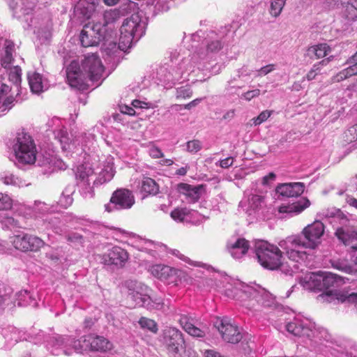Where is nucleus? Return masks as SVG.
Masks as SVG:
<instances>
[{
  "label": "nucleus",
  "instance_id": "nucleus-1",
  "mask_svg": "<svg viewBox=\"0 0 357 357\" xmlns=\"http://www.w3.org/2000/svg\"><path fill=\"white\" fill-rule=\"evenodd\" d=\"M104 66L96 54L84 56L81 63L73 61L66 68V77L70 86L82 89L88 80L99 81L102 77Z\"/></svg>",
  "mask_w": 357,
  "mask_h": 357
},
{
  "label": "nucleus",
  "instance_id": "nucleus-2",
  "mask_svg": "<svg viewBox=\"0 0 357 357\" xmlns=\"http://www.w3.org/2000/svg\"><path fill=\"white\" fill-rule=\"evenodd\" d=\"M144 24L138 14H133L126 19L120 29L119 45L130 47L133 40L137 41L144 34Z\"/></svg>",
  "mask_w": 357,
  "mask_h": 357
},
{
  "label": "nucleus",
  "instance_id": "nucleus-3",
  "mask_svg": "<svg viewBox=\"0 0 357 357\" xmlns=\"http://www.w3.org/2000/svg\"><path fill=\"white\" fill-rule=\"evenodd\" d=\"M13 149L18 162L33 164L36 160V149L33 140L26 133L17 134Z\"/></svg>",
  "mask_w": 357,
  "mask_h": 357
},
{
  "label": "nucleus",
  "instance_id": "nucleus-4",
  "mask_svg": "<svg viewBox=\"0 0 357 357\" xmlns=\"http://www.w3.org/2000/svg\"><path fill=\"white\" fill-rule=\"evenodd\" d=\"M107 29L102 23L89 22L85 24L80 33L79 40L83 47L95 46L105 38Z\"/></svg>",
  "mask_w": 357,
  "mask_h": 357
},
{
  "label": "nucleus",
  "instance_id": "nucleus-5",
  "mask_svg": "<svg viewBox=\"0 0 357 357\" xmlns=\"http://www.w3.org/2000/svg\"><path fill=\"white\" fill-rule=\"evenodd\" d=\"M135 202L132 191L127 188H119L112 193L109 203L105 205V208L109 213L115 210H126L130 208Z\"/></svg>",
  "mask_w": 357,
  "mask_h": 357
},
{
  "label": "nucleus",
  "instance_id": "nucleus-6",
  "mask_svg": "<svg viewBox=\"0 0 357 357\" xmlns=\"http://www.w3.org/2000/svg\"><path fill=\"white\" fill-rule=\"evenodd\" d=\"M214 326L221 335L222 339L227 343L237 344L243 338L238 326L231 323L227 318H217Z\"/></svg>",
  "mask_w": 357,
  "mask_h": 357
},
{
  "label": "nucleus",
  "instance_id": "nucleus-7",
  "mask_svg": "<svg viewBox=\"0 0 357 357\" xmlns=\"http://www.w3.org/2000/svg\"><path fill=\"white\" fill-rule=\"evenodd\" d=\"M12 243L15 249L23 252H37L45 245L44 241L41 238L28 234L13 236Z\"/></svg>",
  "mask_w": 357,
  "mask_h": 357
},
{
  "label": "nucleus",
  "instance_id": "nucleus-8",
  "mask_svg": "<svg viewBox=\"0 0 357 357\" xmlns=\"http://www.w3.org/2000/svg\"><path fill=\"white\" fill-rule=\"evenodd\" d=\"M165 344L170 355L176 357L183 348L184 340L180 331L176 328H169L165 331Z\"/></svg>",
  "mask_w": 357,
  "mask_h": 357
},
{
  "label": "nucleus",
  "instance_id": "nucleus-9",
  "mask_svg": "<svg viewBox=\"0 0 357 357\" xmlns=\"http://www.w3.org/2000/svg\"><path fill=\"white\" fill-rule=\"evenodd\" d=\"M125 286L128 289V296L135 303V305H141L143 302L142 298L146 297L149 294V287L143 283L136 280H127Z\"/></svg>",
  "mask_w": 357,
  "mask_h": 357
},
{
  "label": "nucleus",
  "instance_id": "nucleus-10",
  "mask_svg": "<svg viewBox=\"0 0 357 357\" xmlns=\"http://www.w3.org/2000/svg\"><path fill=\"white\" fill-rule=\"evenodd\" d=\"M102 259L105 264L122 267L128 259V254L123 248L115 246L104 254Z\"/></svg>",
  "mask_w": 357,
  "mask_h": 357
},
{
  "label": "nucleus",
  "instance_id": "nucleus-11",
  "mask_svg": "<svg viewBox=\"0 0 357 357\" xmlns=\"http://www.w3.org/2000/svg\"><path fill=\"white\" fill-rule=\"evenodd\" d=\"M149 271L153 276L164 281H170L174 275L181 276L185 275V273L181 271L162 264L151 266Z\"/></svg>",
  "mask_w": 357,
  "mask_h": 357
},
{
  "label": "nucleus",
  "instance_id": "nucleus-12",
  "mask_svg": "<svg viewBox=\"0 0 357 357\" xmlns=\"http://www.w3.org/2000/svg\"><path fill=\"white\" fill-rule=\"evenodd\" d=\"M86 342L89 349L99 351H106L112 347V343L102 336L94 335H86Z\"/></svg>",
  "mask_w": 357,
  "mask_h": 357
},
{
  "label": "nucleus",
  "instance_id": "nucleus-13",
  "mask_svg": "<svg viewBox=\"0 0 357 357\" xmlns=\"http://www.w3.org/2000/svg\"><path fill=\"white\" fill-rule=\"evenodd\" d=\"M227 250L235 259H241L245 254V239L239 238L235 242H228Z\"/></svg>",
  "mask_w": 357,
  "mask_h": 357
},
{
  "label": "nucleus",
  "instance_id": "nucleus-14",
  "mask_svg": "<svg viewBox=\"0 0 357 357\" xmlns=\"http://www.w3.org/2000/svg\"><path fill=\"white\" fill-rule=\"evenodd\" d=\"M72 342L73 338L70 337L56 335L50 337L49 340V344L54 348V350L52 351L53 354L58 355L59 354L56 352L55 350L57 349H63V352L68 355L69 353L68 352L67 349L70 347V342Z\"/></svg>",
  "mask_w": 357,
  "mask_h": 357
},
{
  "label": "nucleus",
  "instance_id": "nucleus-15",
  "mask_svg": "<svg viewBox=\"0 0 357 357\" xmlns=\"http://www.w3.org/2000/svg\"><path fill=\"white\" fill-rule=\"evenodd\" d=\"M115 174L114 169V163L112 160L107 161L102 165L100 172L96 180L94 181V184H102L106 182L110 181Z\"/></svg>",
  "mask_w": 357,
  "mask_h": 357
},
{
  "label": "nucleus",
  "instance_id": "nucleus-16",
  "mask_svg": "<svg viewBox=\"0 0 357 357\" xmlns=\"http://www.w3.org/2000/svg\"><path fill=\"white\" fill-rule=\"evenodd\" d=\"M157 78L164 83H173L180 77L179 73L169 66H160L156 71Z\"/></svg>",
  "mask_w": 357,
  "mask_h": 357
},
{
  "label": "nucleus",
  "instance_id": "nucleus-17",
  "mask_svg": "<svg viewBox=\"0 0 357 357\" xmlns=\"http://www.w3.org/2000/svg\"><path fill=\"white\" fill-rule=\"evenodd\" d=\"M202 188V185L192 186L187 183H180L178 185L179 192L184 194L192 202L200 198Z\"/></svg>",
  "mask_w": 357,
  "mask_h": 357
},
{
  "label": "nucleus",
  "instance_id": "nucleus-18",
  "mask_svg": "<svg viewBox=\"0 0 357 357\" xmlns=\"http://www.w3.org/2000/svg\"><path fill=\"white\" fill-rule=\"evenodd\" d=\"M28 80L30 89L34 93H40L47 88L41 75L36 72L29 73Z\"/></svg>",
  "mask_w": 357,
  "mask_h": 357
},
{
  "label": "nucleus",
  "instance_id": "nucleus-19",
  "mask_svg": "<svg viewBox=\"0 0 357 357\" xmlns=\"http://www.w3.org/2000/svg\"><path fill=\"white\" fill-rule=\"evenodd\" d=\"M76 11L84 18H90L96 9L94 0H79L75 7Z\"/></svg>",
  "mask_w": 357,
  "mask_h": 357
},
{
  "label": "nucleus",
  "instance_id": "nucleus-20",
  "mask_svg": "<svg viewBox=\"0 0 357 357\" xmlns=\"http://www.w3.org/2000/svg\"><path fill=\"white\" fill-rule=\"evenodd\" d=\"M14 48L15 45L12 41L8 40L5 41L3 52L1 56V66L4 68H8L13 60V53L14 52Z\"/></svg>",
  "mask_w": 357,
  "mask_h": 357
},
{
  "label": "nucleus",
  "instance_id": "nucleus-21",
  "mask_svg": "<svg viewBox=\"0 0 357 357\" xmlns=\"http://www.w3.org/2000/svg\"><path fill=\"white\" fill-rule=\"evenodd\" d=\"M75 175L78 181L90 185V178L93 175V170L88 164L82 165L77 167Z\"/></svg>",
  "mask_w": 357,
  "mask_h": 357
},
{
  "label": "nucleus",
  "instance_id": "nucleus-22",
  "mask_svg": "<svg viewBox=\"0 0 357 357\" xmlns=\"http://www.w3.org/2000/svg\"><path fill=\"white\" fill-rule=\"evenodd\" d=\"M180 322L183 329L191 336L196 337H203L205 336V331L195 326L193 324L188 321L186 318H182Z\"/></svg>",
  "mask_w": 357,
  "mask_h": 357
},
{
  "label": "nucleus",
  "instance_id": "nucleus-23",
  "mask_svg": "<svg viewBox=\"0 0 357 357\" xmlns=\"http://www.w3.org/2000/svg\"><path fill=\"white\" fill-rule=\"evenodd\" d=\"M142 299L143 302L140 306L146 307L148 310H163L165 307V303L161 298H153L148 294Z\"/></svg>",
  "mask_w": 357,
  "mask_h": 357
},
{
  "label": "nucleus",
  "instance_id": "nucleus-24",
  "mask_svg": "<svg viewBox=\"0 0 357 357\" xmlns=\"http://www.w3.org/2000/svg\"><path fill=\"white\" fill-rule=\"evenodd\" d=\"M141 190L146 195H155L159 188L155 181L151 178H145L142 181Z\"/></svg>",
  "mask_w": 357,
  "mask_h": 357
},
{
  "label": "nucleus",
  "instance_id": "nucleus-25",
  "mask_svg": "<svg viewBox=\"0 0 357 357\" xmlns=\"http://www.w3.org/2000/svg\"><path fill=\"white\" fill-rule=\"evenodd\" d=\"M120 18V13L116 9L106 10L103 14V23L102 26L106 29V26H112Z\"/></svg>",
  "mask_w": 357,
  "mask_h": 357
},
{
  "label": "nucleus",
  "instance_id": "nucleus-26",
  "mask_svg": "<svg viewBox=\"0 0 357 357\" xmlns=\"http://www.w3.org/2000/svg\"><path fill=\"white\" fill-rule=\"evenodd\" d=\"M21 68L17 66L10 68L8 73V79L10 82L13 83L17 91H19V86L21 83Z\"/></svg>",
  "mask_w": 357,
  "mask_h": 357
},
{
  "label": "nucleus",
  "instance_id": "nucleus-27",
  "mask_svg": "<svg viewBox=\"0 0 357 357\" xmlns=\"http://www.w3.org/2000/svg\"><path fill=\"white\" fill-rule=\"evenodd\" d=\"M70 347H73L77 353H82L83 351L89 349V344L86 342V335L82 337L80 340H75L73 339Z\"/></svg>",
  "mask_w": 357,
  "mask_h": 357
},
{
  "label": "nucleus",
  "instance_id": "nucleus-28",
  "mask_svg": "<svg viewBox=\"0 0 357 357\" xmlns=\"http://www.w3.org/2000/svg\"><path fill=\"white\" fill-rule=\"evenodd\" d=\"M222 48V44L220 40H213L207 44L206 46V52H197V55L201 59H205L207 53L208 52H215L219 51Z\"/></svg>",
  "mask_w": 357,
  "mask_h": 357
},
{
  "label": "nucleus",
  "instance_id": "nucleus-29",
  "mask_svg": "<svg viewBox=\"0 0 357 357\" xmlns=\"http://www.w3.org/2000/svg\"><path fill=\"white\" fill-rule=\"evenodd\" d=\"M56 137L60 142L63 149L67 150L70 149V139L68 134L65 130H59L56 134Z\"/></svg>",
  "mask_w": 357,
  "mask_h": 357
},
{
  "label": "nucleus",
  "instance_id": "nucleus-30",
  "mask_svg": "<svg viewBox=\"0 0 357 357\" xmlns=\"http://www.w3.org/2000/svg\"><path fill=\"white\" fill-rule=\"evenodd\" d=\"M15 306L13 299L8 295H0V313L6 310H12Z\"/></svg>",
  "mask_w": 357,
  "mask_h": 357
},
{
  "label": "nucleus",
  "instance_id": "nucleus-31",
  "mask_svg": "<svg viewBox=\"0 0 357 357\" xmlns=\"http://www.w3.org/2000/svg\"><path fill=\"white\" fill-rule=\"evenodd\" d=\"M138 322L142 328L148 329L149 331L154 333H157L158 326L155 321H153V319L146 317H142Z\"/></svg>",
  "mask_w": 357,
  "mask_h": 357
},
{
  "label": "nucleus",
  "instance_id": "nucleus-32",
  "mask_svg": "<svg viewBox=\"0 0 357 357\" xmlns=\"http://www.w3.org/2000/svg\"><path fill=\"white\" fill-rule=\"evenodd\" d=\"M190 211L186 208H176L171 213V217L176 221L182 222L189 214Z\"/></svg>",
  "mask_w": 357,
  "mask_h": 357
},
{
  "label": "nucleus",
  "instance_id": "nucleus-33",
  "mask_svg": "<svg viewBox=\"0 0 357 357\" xmlns=\"http://www.w3.org/2000/svg\"><path fill=\"white\" fill-rule=\"evenodd\" d=\"M202 149V143L199 139H192L186 143V151L190 153H196Z\"/></svg>",
  "mask_w": 357,
  "mask_h": 357
},
{
  "label": "nucleus",
  "instance_id": "nucleus-34",
  "mask_svg": "<svg viewBox=\"0 0 357 357\" xmlns=\"http://www.w3.org/2000/svg\"><path fill=\"white\" fill-rule=\"evenodd\" d=\"M12 207V200L8 195L0 193V211L8 210Z\"/></svg>",
  "mask_w": 357,
  "mask_h": 357
},
{
  "label": "nucleus",
  "instance_id": "nucleus-35",
  "mask_svg": "<svg viewBox=\"0 0 357 357\" xmlns=\"http://www.w3.org/2000/svg\"><path fill=\"white\" fill-rule=\"evenodd\" d=\"M14 101L15 98L13 96H8L2 102V96H0V110L4 112L10 109L14 105Z\"/></svg>",
  "mask_w": 357,
  "mask_h": 357
},
{
  "label": "nucleus",
  "instance_id": "nucleus-36",
  "mask_svg": "<svg viewBox=\"0 0 357 357\" xmlns=\"http://www.w3.org/2000/svg\"><path fill=\"white\" fill-rule=\"evenodd\" d=\"M73 201V199L71 197V195L70 194L66 195L65 192H63L61 194V195L58 201V203L61 206H62L63 208H68V206H70L72 204Z\"/></svg>",
  "mask_w": 357,
  "mask_h": 357
},
{
  "label": "nucleus",
  "instance_id": "nucleus-37",
  "mask_svg": "<svg viewBox=\"0 0 357 357\" xmlns=\"http://www.w3.org/2000/svg\"><path fill=\"white\" fill-rule=\"evenodd\" d=\"M2 180L3 183L6 185H21V181L19 178L15 176L13 174L6 175L2 177Z\"/></svg>",
  "mask_w": 357,
  "mask_h": 357
},
{
  "label": "nucleus",
  "instance_id": "nucleus-38",
  "mask_svg": "<svg viewBox=\"0 0 357 357\" xmlns=\"http://www.w3.org/2000/svg\"><path fill=\"white\" fill-rule=\"evenodd\" d=\"M171 252L172 255L176 256L181 260L188 263L190 265H192L195 266H201L200 262L193 261L190 260L188 257H187L185 255H183V254H181L180 252V251L177 250H171Z\"/></svg>",
  "mask_w": 357,
  "mask_h": 357
},
{
  "label": "nucleus",
  "instance_id": "nucleus-39",
  "mask_svg": "<svg viewBox=\"0 0 357 357\" xmlns=\"http://www.w3.org/2000/svg\"><path fill=\"white\" fill-rule=\"evenodd\" d=\"M192 96V91L190 88L185 86H181L177 89L176 98H190Z\"/></svg>",
  "mask_w": 357,
  "mask_h": 357
},
{
  "label": "nucleus",
  "instance_id": "nucleus-40",
  "mask_svg": "<svg viewBox=\"0 0 357 357\" xmlns=\"http://www.w3.org/2000/svg\"><path fill=\"white\" fill-rule=\"evenodd\" d=\"M149 155L153 158H160L163 157L162 151L157 146H152L149 150Z\"/></svg>",
  "mask_w": 357,
  "mask_h": 357
},
{
  "label": "nucleus",
  "instance_id": "nucleus-41",
  "mask_svg": "<svg viewBox=\"0 0 357 357\" xmlns=\"http://www.w3.org/2000/svg\"><path fill=\"white\" fill-rule=\"evenodd\" d=\"M36 6V0H33L31 2H28L27 5L22 8V13L24 15H29L33 10Z\"/></svg>",
  "mask_w": 357,
  "mask_h": 357
},
{
  "label": "nucleus",
  "instance_id": "nucleus-42",
  "mask_svg": "<svg viewBox=\"0 0 357 357\" xmlns=\"http://www.w3.org/2000/svg\"><path fill=\"white\" fill-rule=\"evenodd\" d=\"M11 90L10 86L7 85L6 84H1L0 88V96H2V102L4 101L8 97H5V96Z\"/></svg>",
  "mask_w": 357,
  "mask_h": 357
},
{
  "label": "nucleus",
  "instance_id": "nucleus-43",
  "mask_svg": "<svg viewBox=\"0 0 357 357\" xmlns=\"http://www.w3.org/2000/svg\"><path fill=\"white\" fill-rule=\"evenodd\" d=\"M234 160L232 158H227L220 161V165L222 168H228L233 164Z\"/></svg>",
  "mask_w": 357,
  "mask_h": 357
},
{
  "label": "nucleus",
  "instance_id": "nucleus-44",
  "mask_svg": "<svg viewBox=\"0 0 357 357\" xmlns=\"http://www.w3.org/2000/svg\"><path fill=\"white\" fill-rule=\"evenodd\" d=\"M5 222L7 225H10L13 227H20L18 220H15V218H13L12 217L6 218Z\"/></svg>",
  "mask_w": 357,
  "mask_h": 357
},
{
  "label": "nucleus",
  "instance_id": "nucleus-45",
  "mask_svg": "<svg viewBox=\"0 0 357 357\" xmlns=\"http://www.w3.org/2000/svg\"><path fill=\"white\" fill-rule=\"evenodd\" d=\"M82 238V236L78 234H73L67 236V240L70 242H79Z\"/></svg>",
  "mask_w": 357,
  "mask_h": 357
},
{
  "label": "nucleus",
  "instance_id": "nucleus-46",
  "mask_svg": "<svg viewBox=\"0 0 357 357\" xmlns=\"http://www.w3.org/2000/svg\"><path fill=\"white\" fill-rule=\"evenodd\" d=\"M202 100V98H197V99L191 101L190 102H189L185 105V109H190L191 108L195 107L199 102H201Z\"/></svg>",
  "mask_w": 357,
  "mask_h": 357
},
{
  "label": "nucleus",
  "instance_id": "nucleus-47",
  "mask_svg": "<svg viewBox=\"0 0 357 357\" xmlns=\"http://www.w3.org/2000/svg\"><path fill=\"white\" fill-rule=\"evenodd\" d=\"M234 116V110H229L223 116V119L225 120L231 119Z\"/></svg>",
  "mask_w": 357,
  "mask_h": 357
},
{
  "label": "nucleus",
  "instance_id": "nucleus-48",
  "mask_svg": "<svg viewBox=\"0 0 357 357\" xmlns=\"http://www.w3.org/2000/svg\"><path fill=\"white\" fill-rule=\"evenodd\" d=\"M188 170V167H181L176 171V174L180 176H184L186 174Z\"/></svg>",
  "mask_w": 357,
  "mask_h": 357
},
{
  "label": "nucleus",
  "instance_id": "nucleus-49",
  "mask_svg": "<svg viewBox=\"0 0 357 357\" xmlns=\"http://www.w3.org/2000/svg\"><path fill=\"white\" fill-rule=\"evenodd\" d=\"M103 1L108 6H113L116 4L119 0H103Z\"/></svg>",
  "mask_w": 357,
  "mask_h": 357
},
{
  "label": "nucleus",
  "instance_id": "nucleus-50",
  "mask_svg": "<svg viewBox=\"0 0 357 357\" xmlns=\"http://www.w3.org/2000/svg\"><path fill=\"white\" fill-rule=\"evenodd\" d=\"M161 164L162 165L170 166L173 164V161L171 159H165L162 160Z\"/></svg>",
  "mask_w": 357,
  "mask_h": 357
},
{
  "label": "nucleus",
  "instance_id": "nucleus-51",
  "mask_svg": "<svg viewBox=\"0 0 357 357\" xmlns=\"http://www.w3.org/2000/svg\"><path fill=\"white\" fill-rule=\"evenodd\" d=\"M45 220V221L50 220V221H49V224H50V225H52H52H54V224L57 222V220H56V219H54V220H52V218H49V219L46 218Z\"/></svg>",
  "mask_w": 357,
  "mask_h": 357
},
{
  "label": "nucleus",
  "instance_id": "nucleus-52",
  "mask_svg": "<svg viewBox=\"0 0 357 357\" xmlns=\"http://www.w3.org/2000/svg\"><path fill=\"white\" fill-rule=\"evenodd\" d=\"M29 296V292L27 291H24V292H20V296Z\"/></svg>",
  "mask_w": 357,
  "mask_h": 357
},
{
  "label": "nucleus",
  "instance_id": "nucleus-53",
  "mask_svg": "<svg viewBox=\"0 0 357 357\" xmlns=\"http://www.w3.org/2000/svg\"><path fill=\"white\" fill-rule=\"evenodd\" d=\"M21 357H31V354L29 352H26Z\"/></svg>",
  "mask_w": 357,
  "mask_h": 357
},
{
  "label": "nucleus",
  "instance_id": "nucleus-54",
  "mask_svg": "<svg viewBox=\"0 0 357 357\" xmlns=\"http://www.w3.org/2000/svg\"><path fill=\"white\" fill-rule=\"evenodd\" d=\"M18 305H20V306L22 305V304L21 303L20 301L18 302Z\"/></svg>",
  "mask_w": 357,
  "mask_h": 357
}]
</instances>
